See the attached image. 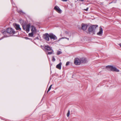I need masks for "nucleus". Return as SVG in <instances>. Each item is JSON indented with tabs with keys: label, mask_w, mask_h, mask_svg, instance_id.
Listing matches in <instances>:
<instances>
[{
	"label": "nucleus",
	"mask_w": 121,
	"mask_h": 121,
	"mask_svg": "<svg viewBox=\"0 0 121 121\" xmlns=\"http://www.w3.org/2000/svg\"><path fill=\"white\" fill-rule=\"evenodd\" d=\"M15 32L14 30L11 28H8L6 30V31H4L3 32L4 35H5L6 34H9L10 35H12L15 33Z\"/></svg>",
	"instance_id": "1"
},
{
	"label": "nucleus",
	"mask_w": 121,
	"mask_h": 121,
	"mask_svg": "<svg viewBox=\"0 0 121 121\" xmlns=\"http://www.w3.org/2000/svg\"><path fill=\"white\" fill-rule=\"evenodd\" d=\"M98 26L97 25H93L90 26L88 29V31L89 33L92 34H94L95 30Z\"/></svg>",
	"instance_id": "2"
},
{
	"label": "nucleus",
	"mask_w": 121,
	"mask_h": 121,
	"mask_svg": "<svg viewBox=\"0 0 121 121\" xmlns=\"http://www.w3.org/2000/svg\"><path fill=\"white\" fill-rule=\"evenodd\" d=\"M107 68L110 69L112 71H115L118 72L119 71V70L117 69L116 68L110 65L107 66L106 67Z\"/></svg>",
	"instance_id": "3"
},
{
	"label": "nucleus",
	"mask_w": 121,
	"mask_h": 121,
	"mask_svg": "<svg viewBox=\"0 0 121 121\" xmlns=\"http://www.w3.org/2000/svg\"><path fill=\"white\" fill-rule=\"evenodd\" d=\"M30 26V24H29L26 25H23L22 26L24 30H26L27 33L29 31Z\"/></svg>",
	"instance_id": "4"
},
{
	"label": "nucleus",
	"mask_w": 121,
	"mask_h": 121,
	"mask_svg": "<svg viewBox=\"0 0 121 121\" xmlns=\"http://www.w3.org/2000/svg\"><path fill=\"white\" fill-rule=\"evenodd\" d=\"M81 63L80 59L78 58H76L74 60V63L76 65H80Z\"/></svg>",
	"instance_id": "5"
},
{
	"label": "nucleus",
	"mask_w": 121,
	"mask_h": 121,
	"mask_svg": "<svg viewBox=\"0 0 121 121\" xmlns=\"http://www.w3.org/2000/svg\"><path fill=\"white\" fill-rule=\"evenodd\" d=\"M49 34L48 33H45L43 36V39L47 41H49Z\"/></svg>",
	"instance_id": "6"
},
{
	"label": "nucleus",
	"mask_w": 121,
	"mask_h": 121,
	"mask_svg": "<svg viewBox=\"0 0 121 121\" xmlns=\"http://www.w3.org/2000/svg\"><path fill=\"white\" fill-rule=\"evenodd\" d=\"M50 38L51 39H53L54 40H56L57 39V37L55 35L52 33L49 34Z\"/></svg>",
	"instance_id": "7"
},
{
	"label": "nucleus",
	"mask_w": 121,
	"mask_h": 121,
	"mask_svg": "<svg viewBox=\"0 0 121 121\" xmlns=\"http://www.w3.org/2000/svg\"><path fill=\"white\" fill-rule=\"evenodd\" d=\"M54 9L58 13H61V10L58 6H56L54 7Z\"/></svg>",
	"instance_id": "8"
},
{
	"label": "nucleus",
	"mask_w": 121,
	"mask_h": 121,
	"mask_svg": "<svg viewBox=\"0 0 121 121\" xmlns=\"http://www.w3.org/2000/svg\"><path fill=\"white\" fill-rule=\"evenodd\" d=\"M103 33V30L102 28L100 27L99 29V32L97 33V35L100 36H101Z\"/></svg>",
	"instance_id": "9"
},
{
	"label": "nucleus",
	"mask_w": 121,
	"mask_h": 121,
	"mask_svg": "<svg viewBox=\"0 0 121 121\" xmlns=\"http://www.w3.org/2000/svg\"><path fill=\"white\" fill-rule=\"evenodd\" d=\"M87 25L86 24L82 23V28L84 30H86L87 27Z\"/></svg>",
	"instance_id": "10"
},
{
	"label": "nucleus",
	"mask_w": 121,
	"mask_h": 121,
	"mask_svg": "<svg viewBox=\"0 0 121 121\" xmlns=\"http://www.w3.org/2000/svg\"><path fill=\"white\" fill-rule=\"evenodd\" d=\"M81 63H86L88 62L87 60L85 58L83 57L80 59Z\"/></svg>",
	"instance_id": "11"
},
{
	"label": "nucleus",
	"mask_w": 121,
	"mask_h": 121,
	"mask_svg": "<svg viewBox=\"0 0 121 121\" xmlns=\"http://www.w3.org/2000/svg\"><path fill=\"white\" fill-rule=\"evenodd\" d=\"M14 26L16 29L17 30H21V28L20 27V25L17 24H15L14 25Z\"/></svg>",
	"instance_id": "12"
},
{
	"label": "nucleus",
	"mask_w": 121,
	"mask_h": 121,
	"mask_svg": "<svg viewBox=\"0 0 121 121\" xmlns=\"http://www.w3.org/2000/svg\"><path fill=\"white\" fill-rule=\"evenodd\" d=\"M44 48L46 50L48 51H51L52 49V47H49L48 45L45 46Z\"/></svg>",
	"instance_id": "13"
},
{
	"label": "nucleus",
	"mask_w": 121,
	"mask_h": 121,
	"mask_svg": "<svg viewBox=\"0 0 121 121\" xmlns=\"http://www.w3.org/2000/svg\"><path fill=\"white\" fill-rule=\"evenodd\" d=\"M31 32L34 33H35L36 32V28L35 27L33 26H31Z\"/></svg>",
	"instance_id": "14"
},
{
	"label": "nucleus",
	"mask_w": 121,
	"mask_h": 121,
	"mask_svg": "<svg viewBox=\"0 0 121 121\" xmlns=\"http://www.w3.org/2000/svg\"><path fill=\"white\" fill-rule=\"evenodd\" d=\"M62 64V63L60 62L59 64L56 65V68L59 69H60L61 68Z\"/></svg>",
	"instance_id": "15"
},
{
	"label": "nucleus",
	"mask_w": 121,
	"mask_h": 121,
	"mask_svg": "<svg viewBox=\"0 0 121 121\" xmlns=\"http://www.w3.org/2000/svg\"><path fill=\"white\" fill-rule=\"evenodd\" d=\"M33 33L31 32V33H29L28 34V36L29 37H32L33 35Z\"/></svg>",
	"instance_id": "16"
},
{
	"label": "nucleus",
	"mask_w": 121,
	"mask_h": 121,
	"mask_svg": "<svg viewBox=\"0 0 121 121\" xmlns=\"http://www.w3.org/2000/svg\"><path fill=\"white\" fill-rule=\"evenodd\" d=\"M51 52H49L48 53V54L51 55L52 54L53 52V51L52 49Z\"/></svg>",
	"instance_id": "17"
},
{
	"label": "nucleus",
	"mask_w": 121,
	"mask_h": 121,
	"mask_svg": "<svg viewBox=\"0 0 121 121\" xmlns=\"http://www.w3.org/2000/svg\"><path fill=\"white\" fill-rule=\"evenodd\" d=\"M52 84L50 86H49V88L48 89V91H47V93H48V92H49L50 90H51V87H52Z\"/></svg>",
	"instance_id": "18"
},
{
	"label": "nucleus",
	"mask_w": 121,
	"mask_h": 121,
	"mask_svg": "<svg viewBox=\"0 0 121 121\" xmlns=\"http://www.w3.org/2000/svg\"><path fill=\"white\" fill-rule=\"evenodd\" d=\"M62 53V52H61L59 51H58L57 53V55H58L61 54Z\"/></svg>",
	"instance_id": "19"
},
{
	"label": "nucleus",
	"mask_w": 121,
	"mask_h": 121,
	"mask_svg": "<svg viewBox=\"0 0 121 121\" xmlns=\"http://www.w3.org/2000/svg\"><path fill=\"white\" fill-rule=\"evenodd\" d=\"M65 39V37H63L60 38L58 40L56 41V42H59L62 39Z\"/></svg>",
	"instance_id": "20"
},
{
	"label": "nucleus",
	"mask_w": 121,
	"mask_h": 121,
	"mask_svg": "<svg viewBox=\"0 0 121 121\" xmlns=\"http://www.w3.org/2000/svg\"><path fill=\"white\" fill-rule=\"evenodd\" d=\"M70 111L69 110L68 111V113L67 114V116L68 117L69 115V114H70Z\"/></svg>",
	"instance_id": "21"
},
{
	"label": "nucleus",
	"mask_w": 121,
	"mask_h": 121,
	"mask_svg": "<svg viewBox=\"0 0 121 121\" xmlns=\"http://www.w3.org/2000/svg\"><path fill=\"white\" fill-rule=\"evenodd\" d=\"M11 2L12 4L13 5V6H15V4L13 3V1L12 0H11Z\"/></svg>",
	"instance_id": "22"
},
{
	"label": "nucleus",
	"mask_w": 121,
	"mask_h": 121,
	"mask_svg": "<svg viewBox=\"0 0 121 121\" xmlns=\"http://www.w3.org/2000/svg\"><path fill=\"white\" fill-rule=\"evenodd\" d=\"M52 60L53 61H55V59L54 56L52 57Z\"/></svg>",
	"instance_id": "23"
},
{
	"label": "nucleus",
	"mask_w": 121,
	"mask_h": 121,
	"mask_svg": "<svg viewBox=\"0 0 121 121\" xmlns=\"http://www.w3.org/2000/svg\"><path fill=\"white\" fill-rule=\"evenodd\" d=\"M69 63H70V62H69V61L67 62L66 63V66L68 65L69 64Z\"/></svg>",
	"instance_id": "24"
},
{
	"label": "nucleus",
	"mask_w": 121,
	"mask_h": 121,
	"mask_svg": "<svg viewBox=\"0 0 121 121\" xmlns=\"http://www.w3.org/2000/svg\"><path fill=\"white\" fill-rule=\"evenodd\" d=\"M88 7H87L86 9H84V10L86 11H87L88 10Z\"/></svg>",
	"instance_id": "25"
},
{
	"label": "nucleus",
	"mask_w": 121,
	"mask_h": 121,
	"mask_svg": "<svg viewBox=\"0 0 121 121\" xmlns=\"http://www.w3.org/2000/svg\"><path fill=\"white\" fill-rule=\"evenodd\" d=\"M63 1L64 2H66L67 1V0H61Z\"/></svg>",
	"instance_id": "26"
},
{
	"label": "nucleus",
	"mask_w": 121,
	"mask_h": 121,
	"mask_svg": "<svg viewBox=\"0 0 121 121\" xmlns=\"http://www.w3.org/2000/svg\"><path fill=\"white\" fill-rule=\"evenodd\" d=\"M65 39H67L68 40H69V38H67V37H65Z\"/></svg>",
	"instance_id": "27"
},
{
	"label": "nucleus",
	"mask_w": 121,
	"mask_h": 121,
	"mask_svg": "<svg viewBox=\"0 0 121 121\" xmlns=\"http://www.w3.org/2000/svg\"><path fill=\"white\" fill-rule=\"evenodd\" d=\"M36 39H39V38L38 37H36Z\"/></svg>",
	"instance_id": "28"
},
{
	"label": "nucleus",
	"mask_w": 121,
	"mask_h": 121,
	"mask_svg": "<svg viewBox=\"0 0 121 121\" xmlns=\"http://www.w3.org/2000/svg\"><path fill=\"white\" fill-rule=\"evenodd\" d=\"M119 45L121 47V43L119 44Z\"/></svg>",
	"instance_id": "29"
},
{
	"label": "nucleus",
	"mask_w": 121,
	"mask_h": 121,
	"mask_svg": "<svg viewBox=\"0 0 121 121\" xmlns=\"http://www.w3.org/2000/svg\"><path fill=\"white\" fill-rule=\"evenodd\" d=\"M84 0H80V1H82L83 2Z\"/></svg>",
	"instance_id": "30"
},
{
	"label": "nucleus",
	"mask_w": 121,
	"mask_h": 121,
	"mask_svg": "<svg viewBox=\"0 0 121 121\" xmlns=\"http://www.w3.org/2000/svg\"><path fill=\"white\" fill-rule=\"evenodd\" d=\"M26 38V39H27L28 38H27V37Z\"/></svg>",
	"instance_id": "31"
},
{
	"label": "nucleus",
	"mask_w": 121,
	"mask_h": 121,
	"mask_svg": "<svg viewBox=\"0 0 121 121\" xmlns=\"http://www.w3.org/2000/svg\"><path fill=\"white\" fill-rule=\"evenodd\" d=\"M21 12H22V11H21Z\"/></svg>",
	"instance_id": "32"
},
{
	"label": "nucleus",
	"mask_w": 121,
	"mask_h": 121,
	"mask_svg": "<svg viewBox=\"0 0 121 121\" xmlns=\"http://www.w3.org/2000/svg\"><path fill=\"white\" fill-rule=\"evenodd\" d=\"M77 0L78 1V0Z\"/></svg>",
	"instance_id": "33"
}]
</instances>
